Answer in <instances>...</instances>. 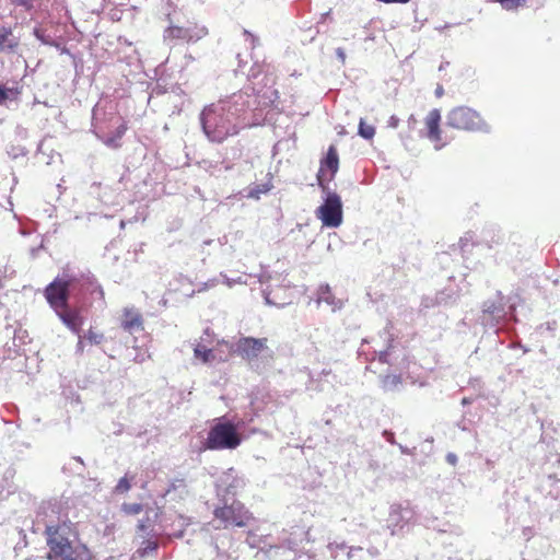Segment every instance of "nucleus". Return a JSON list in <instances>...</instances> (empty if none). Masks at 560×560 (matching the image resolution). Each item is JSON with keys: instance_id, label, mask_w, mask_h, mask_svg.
<instances>
[{"instance_id": "37", "label": "nucleus", "mask_w": 560, "mask_h": 560, "mask_svg": "<svg viewBox=\"0 0 560 560\" xmlns=\"http://www.w3.org/2000/svg\"><path fill=\"white\" fill-rule=\"evenodd\" d=\"M79 340H78V343H77V347H75V350L78 353H82L84 351V337L81 335V332L79 335H77Z\"/></svg>"}, {"instance_id": "39", "label": "nucleus", "mask_w": 560, "mask_h": 560, "mask_svg": "<svg viewBox=\"0 0 560 560\" xmlns=\"http://www.w3.org/2000/svg\"><path fill=\"white\" fill-rule=\"evenodd\" d=\"M329 548L331 549V552L332 553H336L337 550H343L346 549V545L345 544H330L329 545Z\"/></svg>"}, {"instance_id": "33", "label": "nucleus", "mask_w": 560, "mask_h": 560, "mask_svg": "<svg viewBox=\"0 0 560 560\" xmlns=\"http://www.w3.org/2000/svg\"><path fill=\"white\" fill-rule=\"evenodd\" d=\"M130 488H131V483H130L129 479H128L127 477H122V478L118 481V483H117V486H116V488H115V491H116L117 493H125V492H127Z\"/></svg>"}, {"instance_id": "36", "label": "nucleus", "mask_w": 560, "mask_h": 560, "mask_svg": "<svg viewBox=\"0 0 560 560\" xmlns=\"http://www.w3.org/2000/svg\"><path fill=\"white\" fill-rule=\"evenodd\" d=\"M257 278L259 283L266 284L270 281L271 276L268 272L262 271L260 275L257 276Z\"/></svg>"}, {"instance_id": "43", "label": "nucleus", "mask_w": 560, "mask_h": 560, "mask_svg": "<svg viewBox=\"0 0 560 560\" xmlns=\"http://www.w3.org/2000/svg\"><path fill=\"white\" fill-rule=\"evenodd\" d=\"M355 551H362L361 547H350L348 550V558L351 559Z\"/></svg>"}, {"instance_id": "13", "label": "nucleus", "mask_w": 560, "mask_h": 560, "mask_svg": "<svg viewBox=\"0 0 560 560\" xmlns=\"http://www.w3.org/2000/svg\"><path fill=\"white\" fill-rule=\"evenodd\" d=\"M383 335H384V340L387 341L386 348H383V347H380L378 345H376L375 347H373V351L370 352V350L366 349V346L369 345V342L366 340H364L359 349V355H364L366 360H375L377 357L380 362H382V363H392V361L389 360V357L392 355V350L394 349V347L392 345L393 340H392L390 334L387 329L383 332Z\"/></svg>"}, {"instance_id": "10", "label": "nucleus", "mask_w": 560, "mask_h": 560, "mask_svg": "<svg viewBox=\"0 0 560 560\" xmlns=\"http://www.w3.org/2000/svg\"><path fill=\"white\" fill-rule=\"evenodd\" d=\"M217 493L222 500L234 497L245 487V480L237 475L234 468L223 471L217 480Z\"/></svg>"}, {"instance_id": "49", "label": "nucleus", "mask_w": 560, "mask_h": 560, "mask_svg": "<svg viewBox=\"0 0 560 560\" xmlns=\"http://www.w3.org/2000/svg\"><path fill=\"white\" fill-rule=\"evenodd\" d=\"M252 78L256 79L257 78V74L255 72L252 73L250 75Z\"/></svg>"}, {"instance_id": "42", "label": "nucleus", "mask_w": 560, "mask_h": 560, "mask_svg": "<svg viewBox=\"0 0 560 560\" xmlns=\"http://www.w3.org/2000/svg\"><path fill=\"white\" fill-rule=\"evenodd\" d=\"M446 460L452 464V465H455L457 463V456L453 453H448L446 455Z\"/></svg>"}, {"instance_id": "41", "label": "nucleus", "mask_w": 560, "mask_h": 560, "mask_svg": "<svg viewBox=\"0 0 560 560\" xmlns=\"http://www.w3.org/2000/svg\"><path fill=\"white\" fill-rule=\"evenodd\" d=\"M399 124V119L396 116H392L388 120V126L392 128H396Z\"/></svg>"}, {"instance_id": "46", "label": "nucleus", "mask_w": 560, "mask_h": 560, "mask_svg": "<svg viewBox=\"0 0 560 560\" xmlns=\"http://www.w3.org/2000/svg\"><path fill=\"white\" fill-rule=\"evenodd\" d=\"M546 326H547V329H548V330H553V329H555V326H556V322L547 323V324H546Z\"/></svg>"}, {"instance_id": "12", "label": "nucleus", "mask_w": 560, "mask_h": 560, "mask_svg": "<svg viewBox=\"0 0 560 560\" xmlns=\"http://www.w3.org/2000/svg\"><path fill=\"white\" fill-rule=\"evenodd\" d=\"M412 516L413 513L409 508L392 505L387 518V527L392 535L400 533L410 523Z\"/></svg>"}, {"instance_id": "48", "label": "nucleus", "mask_w": 560, "mask_h": 560, "mask_svg": "<svg viewBox=\"0 0 560 560\" xmlns=\"http://www.w3.org/2000/svg\"><path fill=\"white\" fill-rule=\"evenodd\" d=\"M462 402H463V405H467V404H470V400H469L468 398H464V399L462 400Z\"/></svg>"}, {"instance_id": "8", "label": "nucleus", "mask_w": 560, "mask_h": 560, "mask_svg": "<svg viewBox=\"0 0 560 560\" xmlns=\"http://www.w3.org/2000/svg\"><path fill=\"white\" fill-rule=\"evenodd\" d=\"M223 501L224 505L214 510V516L221 520L225 527L230 525L237 527L246 526L252 518V514L245 506L236 500H233L231 504H228V500Z\"/></svg>"}, {"instance_id": "14", "label": "nucleus", "mask_w": 560, "mask_h": 560, "mask_svg": "<svg viewBox=\"0 0 560 560\" xmlns=\"http://www.w3.org/2000/svg\"><path fill=\"white\" fill-rule=\"evenodd\" d=\"M194 355L202 363L223 362L229 359L228 349L222 346V342H219L215 349H209L202 343H198L194 349Z\"/></svg>"}, {"instance_id": "30", "label": "nucleus", "mask_w": 560, "mask_h": 560, "mask_svg": "<svg viewBox=\"0 0 560 560\" xmlns=\"http://www.w3.org/2000/svg\"><path fill=\"white\" fill-rule=\"evenodd\" d=\"M126 126L125 125H120L118 128H117V133H116V137H108L106 139H104V143L107 145V147H112V148H116L118 144H117V140L120 139L122 137V135L125 133L126 131Z\"/></svg>"}, {"instance_id": "32", "label": "nucleus", "mask_w": 560, "mask_h": 560, "mask_svg": "<svg viewBox=\"0 0 560 560\" xmlns=\"http://www.w3.org/2000/svg\"><path fill=\"white\" fill-rule=\"evenodd\" d=\"M262 295H264L266 304H268V305L283 306V305L288 304V302H284V301L280 302V301H277L275 298H272V291H269L268 289L262 290Z\"/></svg>"}, {"instance_id": "6", "label": "nucleus", "mask_w": 560, "mask_h": 560, "mask_svg": "<svg viewBox=\"0 0 560 560\" xmlns=\"http://www.w3.org/2000/svg\"><path fill=\"white\" fill-rule=\"evenodd\" d=\"M222 346L228 349L229 357L232 353H236L242 359L246 360L252 366H255L258 357L264 351L268 350L266 338L257 339L253 337H244L235 343L222 341Z\"/></svg>"}, {"instance_id": "35", "label": "nucleus", "mask_w": 560, "mask_h": 560, "mask_svg": "<svg viewBox=\"0 0 560 560\" xmlns=\"http://www.w3.org/2000/svg\"><path fill=\"white\" fill-rule=\"evenodd\" d=\"M244 37H245V42L252 47L254 48L257 44H258V38L253 35L252 33H249L248 31H244Z\"/></svg>"}, {"instance_id": "18", "label": "nucleus", "mask_w": 560, "mask_h": 560, "mask_svg": "<svg viewBox=\"0 0 560 560\" xmlns=\"http://www.w3.org/2000/svg\"><path fill=\"white\" fill-rule=\"evenodd\" d=\"M49 560H91V552L84 545L74 546L60 555L48 558Z\"/></svg>"}, {"instance_id": "9", "label": "nucleus", "mask_w": 560, "mask_h": 560, "mask_svg": "<svg viewBox=\"0 0 560 560\" xmlns=\"http://www.w3.org/2000/svg\"><path fill=\"white\" fill-rule=\"evenodd\" d=\"M207 35V28L203 26L189 25L179 26L170 21V25L164 30L163 40L167 45H174L178 40L197 42Z\"/></svg>"}, {"instance_id": "19", "label": "nucleus", "mask_w": 560, "mask_h": 560, "mask_svg": "<svg viewBox=\"0 0 560 560\" xmlns=\"http://www.w3.org/2000/svg\"><path fill=\"white\" fill-rule=\"evenodd\" d=\"M482 312L485 315L491 316L490 324L492 326L499 324L501 322V319L504 318V316L506 315V313L502 306L501 294H499V302H494V301L485 302Z\"/></svg>"}, {"instance_id": "7", "label": "nucleus", "mask_w": 560, "mask_h": 560, "mask_svg": "<svg viewBox=\"0 0 560 560\" xmlns=\"http://www.w3.org/2000/svg\"><path fill=\"white\" fill-rule=\"evenodd\" d=\"M73 282L74 278L63 275L46 287L45 298L55 312L69 305V290L73 287Z\"/></svg>"}, {"instance_id": "40", "label": "nucleus", "mask_w": 560, "mask_h": 560, "mask_svg": "<svg viewBox=\"0 0 560 560\" xmlns=\"http://www.w3.org/2000/svg\"><path fill=\"white\" fill-rule=\"evenodd\" d=\"M336 55L340 59V61L342 63H345V61H346V52H345V50L342 48H337L336 49Z\"/></svg>"}, {"instance_id": "22", "label": "nucleus", "mask_w": 560, "mask_h": 560, "mask_svg": "<svg viewBox=\"0 0 560 560\" xmlns=\"http://www.w3.org/2000/svg\"><path fill=\"white\" fill-rule=\"evenodd\" d=\"M141 537L143 540L141 541L135 555H138L139 557H148L154 555L159 548L158 539L154 537V535L148 538L144 536Z\"/></svg>"}, {"instance_id": "11", "label": "nucleus", "mask_w": 560, "mask_h": 560, "mask_svg": "<svg viewBox=\"0 0 560 560\" xmlns=\"http://www.w3.org/2000/svg\"><path fill=\"white\" fill-rule=\"evenodd\" d=\"M339 168V158L337 150L330 145L326 158L320 162V168L317 174V180L323 191H326L328 186L324 184L325 180H331Z\"/></svg>"}, {"instance_id": "28", "label": "nucleus", "mask_w": 560, "mask_h": 560, "mask_svg": "<svg viewBox=\"0 0 560 560\" xmlns=\"http://www.w3.org/2000/svg\"><path fill=\"white\" fill-rule=\"evenodd\" d=\"M83 337L91 345H100L104 340V335L93 328H90Z\"/></svg>"}, {"instance_id": "31", "label": "nucleus", "mask_w": 560, "mask_h": 560, "mask_svg": "<svg viewBox=\"0 0 560 560\" xmlns=\"http://www.w3.org/2000/svg\"><path fill=\"white\" fill-rule=\"evenodd\" d=\"M142 504L140 503H124L121 510L128 515H138L142 511Z\"/></svg>"}, {"instance_id": "24", "label": "nucleus", "mask_w": 560, "mask_h": 560, "mask_svg": "<svg viewBox=\"0 0 560 560\" xmlns=\"http://www.w3.org/2000/svg\"><path fill=\"white\" fill-rule=\"evenodd\" d=\"M20 91L18 88H8L0 84V105H8L9 102L18 100Z\"/></svg>"}, {"instance_id": "1", "label": "nucleus", "mask_w": 560, "mask_h": 560, "mask_svg": "<svg viewBox=\"0 0 560 560\" xmlns=\"http://www.w3.org/2000/svg\"><path fill=\"white\" fill-rule=\"evenodd\" d=\"M264 80L266 82L261 89L253 83L255 97L246 92H238L201 110L199 120L209 141L222 143L238 135L242 129L259 125L261 116L257 112L275 105L279 98L278 91L273 89L275 79L266 75Z\"/></svg>"}, {"instance_id": "44", "label": "nucleus", "mask_w": 560, "mask_h": 560, "mask_svg": "<svg viewBox=\"0 0 560 560\" xmlns=\"http://www.w3.org/2000/svg\"><path fill=\"white\" fill-rule=\"evenodd\" d=\"M138 529H139V532H145V529H147L145 524L143 522H140L138 524Z\"/></svg>"}, {"instance_id": "20", "label": "nucleus", "mask_w": 560, "mask_h": 560, "mask_svg": "<svg viewBox=\"0 0 560 560\" xmlns=\"http://www.w3.org/2000/svg\"><path fill=\"white\" fill-rule=\"evenodd\" d=\"M316 302L318 304L323 302L326 303L328 306L331 307L334 312L340 310L343 305L342 301L336 299V296L332 294L331 289L328 284H322L318 288Z\"/></svg>"}, {"instance_id": "26", "label": "nucleus", "mask_w": 560, "mask_h": 560, "mask_svg": "<svg viewBox=\"0 0 560 560\" xmlns=\"http://www.w3.org/2000/svg\"><path fill=\"white\" fill-rule=\"evenodd\" d=\"M358 135L363 139L371 140L375 136V128L368 125L363 118L359 121Z\"/></svg>"}, {"instance_id": "15", "label": "nucleus", "mask_w": 560, "mask_h": 560, "mask_svg": "<svg viewBox=\"0 0 560 560\" xmlns=\"http://www.w3.org/2000/svg\"><path fill=\"white\" fill-rule=\"evenodd\" d=\"M440 121H441V113L439 109L434 108L429 112L425 117V129L427 137L434 144L436 150H440L445 145V142H442L441 139V130H440Z\"/></svg>"}, {"instance_id": "27", "label": "nucleus", "mask_w": 560, "mask_h": 560, "mask_svg": "<svg viewBox=\"0 0 560 560\" xmlns=\"http://www.w3.org/2000/svg\"><path fill=\"white\" fill-rule=\"evenodd\" d=\"M33 34L42 44L57 46L55 39L50 35H47L45 30H43L42 27H35L33 30Z\"/></svg>"}, {"instance_id": "3", "label": "nucleus", "mask_w": 560, "mask_h": 560, "mask_svg": "<svg viewBox=\"0 0 560 560\" xmlns=\"http://www.w3.org/2000/svg\"><path fill=\"white\" fill-rule=\"evenodd\" d=\"M446 125L465 131L489 132L490 127L480 114L468 106H457L446 115Z\"/></svg>"}, {"instance_id": "34", "label": "nucleus", "mask_w": 560, "mask_h": 560, "mask_svg": "<svg viewBox=\"0 0 560 560\" xmlns=\"http://www.w3.org/2000/svg\"><path fill=\"white\" fill-rule=\"evenodd\" d=\"M218 283H219V279L218 278L209 279L208 281L202 282L200 284V288L198 289V292L206 291L208 289L214 288Z\"/></svg>"}, {"instance_id": "5", "label": "nucleus", "mask_w": 560, "mask_h": 560, "mask_svg": "<svg viewBox=\"0 0 560 560\" xmlns=\"http://www.w3.org/2000/svg\"><path fill=\"white\" fill-rule=\"evenodd\" d=\"M323 192V203L315 210V217L322 222L323 228L337 229L343 220L341 198L329 188Z\"/></svg>"}, {"instance_id": "47", "label": "nucleus", "mask_w": 560, "mask_h": 560, "mask_svg": "<svg viewBox=\"0 0 560 560\" xmlns=\"http://www.w3.org/2000/svg\"><path fill=\"white\" fill-rule=\"evenodd\" d=\"M178 522L180 523V525H186V520L183 517V516H179L178 517Z\"/></svg>"}, {"instance_id": "45", "label": "nucleus", "mask_w": 560, "mask_h": 560, "mask_svg": "<svg viewBox=\"0 0 560 560\" xmlns=\"http://www.w3.org/2000/svg\"><path fill=\"white\" fill-rule=\"evenodd\" d=\"M435 94H436V96H439V97H440V96H442V94H443V88H442V86H438V88H436V90H435Z\"/></svg>"}, {"instance_id": "2", "label": "nucleus", "mask_w": 560, "mask_h": 560, "mask_svg": "<svg viewBox=\"0 0 560 560\" xmlns=\"http://www.w3.org/2000/svg\"><path fill=\"white\" fill-rule=\"evenodd\" d=\"M39 521L45 525L47 546L49 548L47 558L60 555L74 546L81 545L78 541L77 532L67 514L60 511V506L50 504L44 508L38 514Z\"/></svg>"}, {"instance_id": "16", "label": "nucleus", "mask_w": 560, "mask_h": 560, "mask_svg": "<svg viewBox=\"0 0 560 560\" xmlns=\"http://www.w3.org/2000/svg\"><path fill=\"white\" fill-rule=\"evenodd\" d=\"M62 324L73 334L79 335L84 324V317L79 308H72L69 305L55 312Z\"/></svg>"}, {"instance_id": "17", "label": "nucleus", "mask_w": 560, "mask_h": 560, "mask_svg": "<svg viewBox=\"0 0 560 560\" xmlns=\"http://www.w3.org/2000/svg\"><path fill=\"white\" fill-rule=\"evenodd\" d=\"M121 327L130 334L142 330V317L140 313L135 308H125Z\"/></svg>"}, {"instance_id": "25", "label": "nucleus", "mask_w": 560, "mask_h": 560, "mask_svg": "<svg viewBox=\"0 0 560 560\" xmlns=\"http://www.w3.org/2000/svg\"><path fill=\"white\" fill-rule=\"evenodd\" d=\"M401 384V377L399 375H385L382 378V387L384 390H395Z\"/></svg>"}, {"instance_id": "23", "label": "nucleus", "mask_w": 560, "mask_h": 560, "mask_svg": "<svg viewBox=\"0 0 560 560\" xmlns=\"http://www.w3.org/2000/svg\"><path fill=\"white\" fill-rule=\"evenodd\" d=\"M85 290L90 292L95 301L98 302L101 307L105 306V298L103 288L96 282L93 277H88L86 282L84 283Z\"/></svg>"}, {"instance_id": "21", "label": "nucleus", "mask_w": 560, "mask_h": 560, "mask_svg": "<svg viewBox=\"0 0 560 560\" xmlns=\"http://www.w3.org/2000/svg\"><path fill=\"white\" fill-rule=\"evenodd\" d=\"M19 46V39L13 36L12 31L7 27L0 30V50L13 52Z\"/></svg>"}, {"instance_id": "29", "label": "nucleus", "mask_w": 560, "mask_h": 560, "mask_svg": "<svg viewBox=\"0 0 560 560\" xmlns=\"http://www.w3.org/2000/svg\"><path fill=\"white\" fill-rule=\"evenodd\" d=\"M220 278L222 279V282L229 288H233L235 284H247V280L243 277L230 278L226 273L221 272Z\"/></svg>"}, {"instance_id": "4", "label": "nucleus", "mask_w": 560, "mask_h": 560, "mask_svg": "<svg viewBox=\"0 0 560 560\" xmlns=\"http://www.w3.org/2000/svg\"><path fill=\"white\" fill-rule=\"evenodd\" d=\"M242 443L237 428L220 419L208 432L206 447L209 450H235Z\"/></svg>"}, {"instance_id": "38", "label": "nucleus", "mask_w": 560, "mask_h": 560, "mask_svg": "<svg viewBox=\"0 0 560 560\" xmlns=\"http://www.w3.org/2000/svg\"><path fill=\"white\" fill-rule=\"evenodd\" d=\"M13 3L18 4V5H22L24 8H26L27 10H30L32 7H33V0H11Z\"/></svg>"}, {"instance_id": "50", "label": "nucleus", "mask_w": 560, "mask_h": 560, "mask_svg": "<svg viewBox=\"0 0 560 560\" xmlns=\"http://www.w3.org/2000/svg\"><path fill=\"white\" fill-rule=\"evenodd\" d=\"M343 133H345V130H343V129L339 131V135H343Z\"/></svg>"}]
</instances>
